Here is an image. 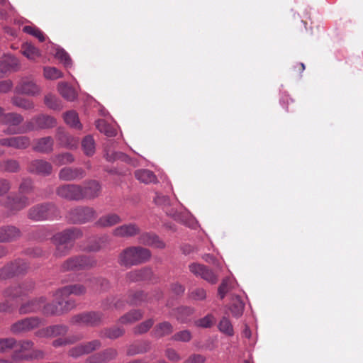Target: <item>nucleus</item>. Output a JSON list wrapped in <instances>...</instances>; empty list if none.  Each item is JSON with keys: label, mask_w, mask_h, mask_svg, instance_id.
<instances>
[{"label": "nucleus", "mask_w": 363, "mask_h": 363, "mask_svg": "<svg viewBox=\"0 0 363 363\" xmlns=\"http://www.w3.org/2000/svg\"><path fill=\"white\" fill-rule=\"evenodd\" d=\"M86 291V287L81 284L62 287L55 291L54 301L45 306L43 311L46 315H56L67 313L76 306L75 301L72 299H67V297L71 294L80 296L84 294Z\"/></svg>", "instance_id": "f257e3e1"}, {"label": "nucleus", "mask_w": 363, "mask_h": 363, "mask_svg": "<svg viewBox=\"0 0 363 363\" xmlns=\"http://www.w3.org/2000/svg\"><path fill=\"white\" fill-rule=\"evenodd\" d=\"M82 236V232L79 228H70L55 234L52 240L56 246L55 256L60 257L67 255L73 242Z\"/></svg>", "instance_id": "f03ea898"}, {"label": "nucleus", "mask_w": 363, "mask_h": 363, "mask_svg": "<svg viewBox=\"0 0 363 363\" xmlns=\"http://www.w3.org/2000/svg\"><path fill=\"white\" fill-rule=\"evenodd\" d=\"M151 257L148 249L142 247H129L121 252L118 262L121 265L130 267L147 262Z\"/></svg>", "instance_id": "7ed1b4c3"}, {"label": "nucleus", "mask_w": 363, "mask_h": 363, "mask_svg": "<svg viewBox=\"0 0 363 363\" xmlns=\"http://www.w3.org/2000/svg\"><path fill=\"white\" fill-rule=\"evenodd\" d=\"M34 342L31 340H23L17 342L13 338L1 339V352L6 349L13 350V358L26 360L30 351L33 349Z\"/></svg>", "instance_id": "20e7f679"}, {"label": "nucleus", "mask_w": 363, "mask_h": 363, "mask_svg": "<svg viewBox=\"0 0 363 363\" xmlns=\"http://www.w3.org/2000/svg\"><path fill=\"white\" fill-rule=\"evenodd\" d=\"M96 260L90 256L79 255L74 256L65 261L62 266L61 270L67 271H79L91 269L96 266Z\"/></svg>", "instance_id": "39448f33"}, {"label": "nucleus", "mask_w": 363, "mask_h": 363, "mask_svg": "<svg viewBox=\"0 0 363 363\" xmlns=\"http://www.w3.org/2000/svg\"><path fill=\"white\" fill-rule=\"evenodd\" d=\"M57 208L52 203L37 204L31 207L28 213L29 219L34 221L51 220L56 216Z\"/></svg>", "instance_id": "423d86ee"}, {"label": "nucleus", "mask_w": 363, "mask_h": 363, "mask_svg": "<svg viewBox=\"0 0 363 363\" xmlns=\"http://www.w3.org/2000/svg\"><path fill=\"white\" fill-rule=\"evenodd\" d=\"M23 121L21 115L15 113H3L1 112V130L8 134H16L22 132L18 125Z\"/></svg>", "instance_id": "0eeeda50"}, {"label": "nucleus", "mask_w": 363, "mask_h": 363, "mask_svg": "<svg viewBox=\"0 0 363 363\" xmlns=\"http://www.w3.org/2000/svg\"><path fill=\"white\" fill-rule=\"evenodd\" d=\"M56 125V120L48 115L40 114L25 124V131L48 129Z\"/></svg>", "instance_id": "6e6552de"}, {"label": "nucleus", "mask_w": 363, "mask_h": 363, "mask_svg": "<svg viewBox=\"0 0 363 363\" xmlns=\"http://www.w3.org/2000/svg\"><path fill=\"white\" fill-rule=\"evenodd\" d=\"M95 217V211L92 208L79 206L72 209L67 216L68 220L73 223H84Z\"/></svg>", "instance_id": "1a4fd4ad"}, {"label": "nucleus", "mask_w": 363, "mask_h": 363, "mask_svg": "<svg viewBox=\"0 0 363 363\" xmlns=\"http://www.w3.org/2000/svg\"><path fill=\"white\" fill-rule=\"evenodd\" d=\"M41 324V319L38 317H29L16 321L11 325L12 333L18 335L28 333L37 328Z\"/></svg>", "instance_id": "9d476101"}, {"label": "nucleus", "mask_w": 363, "mask_h": 363, "mask_svg": "<svg viewBox=\"0 0 363 363\" xmlns=\"http://www.w3.org/2000/svg\"><path fill=\"white\" fill-rule=\"evenodd\" d=\"M15 92L20 94L35 96L41 92V88L30 77L21 78L15 87Z\"/></svg>", "instance_id": "9b49d317"}, {"label": "nucleus", "mask_w": 363, "mask_h": 363, "mask_svg": "<svg viewBox=\"0 0 363 363\" xmlns=\"http://www.w3.org/2000/svg\"><path fill=\"white\" fill-rule=\"evenodd\" d=\"M56 194L60 197L69 201H81V185L69 184L57 188Z\"/></svg>", "instance_id": "f8f14e48"}, {"label": "nucleus", "mask_w": 363, "mask_h": 363, "mask_svg": "<svg viewBox=\"0 0 363 363\" xmlns=\"http://www.w3.org/2000/svg\"><path fill=\"white\" fill-rule=\"evenodd\" d=\"M102 316L103 315L100 312L82 313L73 316L71 322L73 324L96 326L101 322Z\"/></svg>", "instance_id": "ddd939ff"}, {"label": "nucleus", "mask_w": 363, "mask_h": 363, "mask_svg": "<svg viewBox=\"0 0 363 363\" xmlns=\"http://www.w3.org/2000/svg\"><path fill=\"white\" fill-rule=\"evenodd\" d=\"M28 171L32 174L46 177L52 174V165L45 160L36 159L30 162Z\"/></svg>", "instance_id": "4468645a"}, {"label": "nucleus", "mask_w": 363, "mask_h": 363, "mask_svg": "<svg viewBox=\"0 0 363 363\" xmlns=\"http://www.w3.org/2000/svg\"><path fill=\"white\" fill-rule=\"evenodd\" d=\"M189 270L195 276L199 277L211 284H215L218 280L217 276L212 270L203 264L193 263L189 265Z\"/></svg>", "instance_id": "2eb2a0df"}, {"label": "nucleus", "mask_w": 363, "mask_h": 363, "mask_svg": "<svg viewBox=\"0 0 363 363\" xmlns=\"http://www.w3.org/2000/svg\"><path fill=\"white\" fill-rule=\"evenodd\" d=\"M101 190V184L96 180H89L81 186L82 200H91L98 197Z\"/></svg>", "instance_id": "dca6fc26"}, {"label": "nucleus", "mask_w": 363, "mask_h": 363, "mask_svg": "<svg viewBox=\"0 0 363 363\" xmlns=\"http://www.w3.org/2000/svg\"><path fill=\"white\" fill-rule=\"evenodd\" d=\"M86 175L82 167H63L59 172V179L62 181L80 180Z\"/></svg>", "instance_id": "f3484780"}, {"label": "nucleus", "mask_w": 363, "mask_h": 363, "mask_svg": "<svg viewBox=\"0 0 363 363\" xmlns=\"http://www.w3.org/2000/svg\"><path fill=\"white\" fill-rule=\"evenodd\" d=\"M68 332V327L65 325H54L42 328L35 333L39 337H55L64 336Z\"/></svg>", "instance_id": "a211bd4d"}, {"label": "nucleus", "mask_w": 363, "mask_h": 363, "mask_svg": "<svg viewBox=\"0 0 363 363\" xmlns=\"http://www.w3.org/2000/svg\"><path fill=\"white\" fill-rule=\"evenodd\" d=\"M140 232L139 226L133 223L122 225L113 230V235L120 238H130L138 235Z\"/></svg>", "instance_id": "6ab92c4d"}, {"label": "nucleus", "mask_w": 363, "mask_h": 363, "mask_svg": "<svg viewBox=\"0 0 363 363\" xmlns=\"http://www.w3.org/2000/svg\"><path fill=\"white\" fill-rule=\"evenodd\" d=\"M54 140L50 136L43 137L34 140L33 150L41 154H50L53 151Z\"/></svg>", "instance_id": "aec40b11"}, {"label": "nucleus", "mask_w": 363, "mask_h": 363, "mask_svg": "<svg viewBox=\"0 0 363 363\" xmlns=\"http://www.w3.org/2000/svg\"><path fill=\"white\" fill-rule=\"evenodd\" d=\"M45 298L44 297H40L37 299H34L30 301L23 305L19 308V313L21 315L35 313L37 312L43 308V312L44 310ZM47 304H45L46 306ZM45 314V313H43Z\"/></svg>", "instance_id": "412c9836"}, {"label": "nucleus", "mask_w": 363, "mask_h": 363, "mask_svg": "<svg viewBox=\"0 0 363 363\" xmlns=\"http://www.w3.org/2000/svg\"><path fill=\"white\" fill-rule=\"evenodd\" d=\"M30 144V140L27 136H16L1 138V145L14 147L16 149H26Z\"/></svg>", "instance_id": "4be33fe9"}, {"label": "nucleus", "mask_w": 363, "mask_h": 363, "mask_svg": "<svg viewBox=\"0 0 363 363\" xmlns=\"http://www.w3.org/2000/svg\"><path fill=\"white\" fill-rule=\"evenodd\" d=\"M138 241L142 245L159 249H163L165 247V243L159 238V236L154 233H143L139 236Z\"/></svg>", "instance_id": "5701e85b"}, {"label": "nucleus", "mask_w": 363, "mask_h": 363, "mask_svg": "<svg viewBox=\"0 0 363 363\" xmlns=\"http://www.w3.org/2000/svg\"><path fill=\"white\" fill-rule=\"evenodd\" d=\"M29 204L28 198L26 196H6L4 206L13 211L21 210Z\"/></svg>", "instance_id": "b1692460"}, {"label": "nucleus", "mask_w": 363, "mask_h": 363, "mask_svg": "<svg viewBox=\"0 0 363 363\" xmlns=\"http://www.w3.org/2000/svg\"><path fill=\"white\" fill-rule=\"evenodd\" d=\"M27 267V264L23 260L19 259L15 263H11L10 265L1 269V276L3 274L6 277L18 275L24 272Z\"/></svg>", "instance_id": "393cba45"}, {"label": "nucleus", "mask_w": 363, "mask_h": 363, "mask_svg": "<svg viewBox=\"0 0 363 363\" xmlns=\"http://www.w3.org/2000/svg\"><path fill=\"white\" fill-rule=\"evenodd\" d=\"M152 277V269L148 267L133 270L127 274V279L130 281L150 280Z\"/></svg>", "instance_id": "a878e982"}, {"label": "nucleus", "mask_w": 363, "mask_h": 363, "mask_svg": "<svg viewBox=\"0 0 363 363\" xmlns=\"http://www.w3.org/2000/svg\"><path fill=\"white\" fill-rule=\"evenodd\" d=\"M165 212L168 216L172 217L174 220L183 223L185 225L189 228L194 229L198 225L197 220L191 215H182L173 210H165Z\"/></svg>", "instance_id": "bb28decb"}, {"label": "nucleus", "mask_w": 363, "mask_h": 363, "mask_svg": "<svg viewBox=\"0 0 363 363\" xmlns=\"http://www.w3.org/2000/svg\"><path fill=\"white\" fill-rule=\"evenodd\" d=\"M173 330V326L169 322L164 321L157 324L151 334L153 337L159 339L172 334Z\"/></svg>", "instance_id": "cd10ccee"}, {"label": "nucleus", "mask_w": 363, "mask_h": 363, "mask_svg": "<svg viewBox=\"0 0 363 363\" xmlns=\"http://www.w3.org/2000/svg\"><path fill=\"white\" fill-rule=\"evenodd\" d=\"M121 222V217L116 213H108L99 218L96 225L99 227H111Z\"/></svg>", "instance_id": "c85d7f7f"}, {"label": "nucleus", "mask_w": 363, "mask_h": 363, "mask_svg": "<svg viewBox=\"0 0 363 363\" xmlns=\"http://www.w3.org/2000/svg\"><path fill=\"white\" fill-rule=\"evenodd\" d=\"M57 89L61 96L67 101H72L77 96L75 90L67 82L59 83Z\"/></svg>", "instance_id": "c756f323"}, {"label": "nucleus", "mask_w": 363, "mask_h": 363, "mask_svg": "<svg viewBox=\"0 0 363 363\" xmlns=\"http://www.w3.org/2000/svg\"><path fill=\"white\" fill-rule=\"evenodd\" d=\"M135 176L138 181L146 184L154 183L157 180L155 174L152 171L145 169L135 171Z\"/></svg>", "instance_id": "7c9ffc66"}, {"label": "nucleus", "mask_w": 363, "mask_h": 363, "mask_svg": "<svg viewBox=\"0 0 363 363\" xmlns=\"http://www.w3.org/2000/svg\"><path fill=\"white\" fill-rule=\"evenodd\" d=\"M65 122L71 128L81 130L82 125L79 120L78 114L74 111H69L64 114Z\"/></svg>", "instance_id": "2f4dec72"}, {"label": "nucleus", "mask_w": 363, "mask_h": 363, "mask_svg": "<svg viewBox=\"0 0 363 363\" xmlns=\"http://www.w3.org/2000/svg\"><path fill=\"white\" fill-rule=\"evenodd\" d=\"M194 312V309L193 308L182 306L177 308L174 315L178 321L184 323L189 320V318Z\"/></svg>", "instance_id": "473e14b6"}, {"label": "nucleus", "mask_w": 363, "mask_h": 363, "mask_svg": "<svg viewBox=\"0 0 363 363\" xmlns=\"http://www.w3.org/2000/svg\"><path fill=\"white\" fill-rule=\"evenodd\" d=\"M244 307L245 304L239 296L233 297L230 311L234 317H240L242 315Z\"/></svg>", "instance_id": "72a5a7b5"}, {"label": "nucleus", "mask_w": 363, "mask_h": 363, "mask_svg": "<svg viewBox=\"0 0 363 363\" xmlns=\"http://www.w3.org/2000/svg\"><path fill=\"white\" fill-rule=\"evenodd\" d=\"M20 235V231L14 226L1 228V242L11 241Z\"/></svg>", "instance_id": "f704fd0d"}, {"label": "nucleus", "mask_w": 363, "mask_h": 363, "mask_svg": "<svg viewBox=\"0 0 363 363\" xmlns=\"http://www.w3.org/2000/svg\"><path fill=\"white\" fill-rule=\"evenodd\" d=\"M143 317V313L140 310H132L125 315H122L119 319L121 324H132Z\"/></svg>", "instance_id": "c9c22d12"}, {"label": "nucleus", "mask_w": 363, "mask_h": 363, "mask_svg": "<svg viewBox=\"0 0 363 363\" xmlns=\"http://www.w3.org/2000/svg\"><path fill=\"white\" fill-rule=\"evenodd\" d=\"M82 147L84 153L86 156H92L96 150L94 139L90 135L85 136L82 141Z\"/></svg>", "instance_id": "e433bc0d"}, {"label": "nucleus", "mask_w": 363, "mask_h": 363, "mask_svg": "<svg viewBox=\"0 0 363 363\" xmlns=\"http://www.w3.org/2000/svg\"><path fill=\"white\" fill-rule=\"evenodd\" d=\"M125 306V303L121 299L115 301V299L112 298H106L101 303L104 311L121 310Z\"/></svg>", "instance_id": "4c0bfd02"}, {"label": "nucleus", "mask_w": 363, "mask_h": 363, "mask_svg": "<svg viewBox=\"0 0 363 363\" xmlns=\"http://www.w3.org/2000/svg\"><path fill=\"white\" fill-rule=\"evenodd\" d=\"M1 73L16 71L18 67V60L15 57L4 56L1 57Z\"/></svg>", "instance_id": "58836bf2"}, {"label": "nucleus", "mask_w": 363, "mask_h": 363, "mask_svg": "<svg viewBox=\"0 0 363 363\" xmlns=\"http://www.w3.org/2000/svg\"><path fill=\"white\" fill-rule=\"evenodd\" d=\"M55 57L60 60L66 68L71 67L72 65V61L69 54L63 48L59 46H55Z\"/></svg>", "instance_id": "ea45409f"}, {"label": "nucleus", "mask_w": 363, "mask_h": 363, "mask_svg": "<svg viewBox=\"0 0 363 363\" xmlns=\"http://www.w3.org/2000/svg\"><path fill=\"white\" fill-rule=\"evenodd\" d=\"M96 128L107 137H113L116 135V130L114 127L108 125L105 120L99 119L96 121Z\"/></svg>", "instance_id": "a19ab883"}, {"label": "nucleus", "mask_w": 363, "mask_h": 363, "mask_svg": "<svg viewBox=\"0 0 363 363\" xmlns=\"http://www.w3.org/2000/svg\"><path fill=\"white\" fill-rule=\"evenodd\" d=\"M22 53L29 60H35L40 55V50L29 43H26L23 45Z\"/></svg>", "instance_id": "79ce46f5"}, {"label": "nucleus", "mask_w": 363, "mask_h": 363, "mask_svg": "<svg viewBox=\"0 0 363 363\" xmlns=\"http://www.w3.org/2000/svg\"><path fill=\"white\" fill-rule=\"evenodd\" d=\"M11 102L14 106L25 110H30L35 107V105L32 101L20 96L13 97L11 99Z\"/></svg>", "instance_id": "37998d69"}, {"label": "nucleus", "mask_w": 363, "mask_h": 363, "mask_svg": "<svg viewBox=\"0 0 363 363\" xmlns=\"http://www.w3.org/2000/svg\"><path fill=\"white\" fill-rule=\"evenodd\" d=\"M74 161V157L72 154L69 152H65L56 155L54 157V162L57 166H62L65 164H71Z\"/></svg>", "instance_id": "c03bdc74"}, {"label": "nucleus", "mask_w": 363, "mask_h": 363, "mask_svg": "<svg viewBox=\"0 0 363 363\" xmlns=\"http://www.w3.org/2000/svg\"><path fill=\"white\" fill-rule=\"evenodd\" d=\"M83 338L82 335H74L65 338H58L52 342V345L55 347L65 346L67 345L73 344Z\"/></svg>", "instance_id": "a18cd8bd"}, {"label": "nucleus", "mask_w": 363, "mask_h": 363, "mask_svg": "<svg viewBox=\"0 0 363 363\" xmlns=\"http://www.w3.org/2000/svg\"><path fill=\"white\" fill-rule=\"evenodd\" d=\"M235 284V281L230 278H225L222 281L221 284L219 286L218 289V295L220 298L223 299L226 294L230 290V289L233 288V285Z\"/></svg>", "instance_id": "49530a36"}, {"label": "nucleus", "mask_w": 363, "mask_h": 363, "mask_svg": "<svg viewBox=\"0 0 363 363\" xmlns=\"http://www.w3.org/2000/svg\"><path fill=\"white\" fill-rule=\"evenodd\" d=\"M218 329L221 333L228 336H233L234 334L233 327L230 320L226 317H223L219 322Z\"/></svg>", "instance_id": "de8ad7c7"}, {"label": "nucleus", "mask_w": 363, "mask_h": 363, "mask_svg": "<svg viewBox=\"0 0 363 363\" xmlns=\"http://www.w3.org/2000/svg\"><path fill=\"white\" fill-rule=\"evenodd\" d=\"M23 31L37 38L40 42H43L45 40V34L35 26H26L23 28Z\"/></svg>", "instance_id": "09e8293b"}, {"label": "nucleus", "mask_w": 363, "mask_h": 363, "mask_svg": "<svg viewBox=\"0 0 363 363\" xmlns=\"http://www.w3.org/2000/svg\"><path fill=\"white\" fill-rule=\"evenodd\" d=\"M45 104L50 109L60 110L62 108L61 101L52 94H48L44 99Z\"/></svg>", "instance_id": "8fccbe9b"}, {"label": "nucleus", "mask_w": 363, "mask_h": 363, "mask_svg": "<svg viewBox=\"0 0 363 363\" xmlns=\"http://www.w3.org/2000/svg\"><path fill=\"white\" fill-rule=\"evenodd\" d=\"M216 323V318L212 314H208L202 318H200L194 322L196 327L208 328H211Z\"/></svg>", "instance_id": "3c124183"}, {"label": "nucleus", "mask_w": 363, "mask_h": 363, "mask_svg": "<svg viewBox=\"0 0 363 363\" xmlns=\"http://www.w3.org/2000/svg\"><path fill=\"white\" fill-rule=\"evenodd\" d=\"M124 333V330L119 327H114L111 328L105 329L101 332V336L106 337L109 339H116L122 336Z\"/></svg>", "instance_id": "603ef678"}, {"label": "nucleus", "mask_w": 363, "mask_h": 363, "mask_svg": "<svg viewBox=\"0 0 363 363\" xmlns=\"http://www.w3.org/2000/svg\"><path fill=\"white\" fill-rule=\"evenodd\" d=\"M154 320L152 318L146 320L138 324L133 328V333L135 335H142L147 333L153 325Z\"/></svg>", "instance_id": "864d4df0"}, {"label": "nucleus", "mask_w": 363, "mask_h": 363, "mask_svg": "<svg viewBox=\"0 0 363 363\" xmlns=\"http://www.w3.org/2000/svg\"><path fill=\"white\" fill-rule=\"evenodd\" d=\"M191 338V333L189 330H184L174 333L171 340L176 342H189Z\"/></svg>", "instance_id": "5fc2aeb1"}, {"label": "nucleus", "mask_w": 363, "mask_h": 363, "mask_svg": "<svg viewBox=\"0 0 363 363\" xmlns=\"http://www.w3.org/2000/svg\"><path fill=\"white\" fill-rule=\"evenodd\" d=\"M43 71L44 77L48 79L55 80L62 77V72L54 67H45Z\"/></svg>", "instance_id": "6e6d98bb"}, {"label": "nucleus", "mask_w": 363, "mask_h": 363, "mask_svg": "<svg viewBox=\"0 0 363 363\" xmlns=\"http://www.w3.org/2000/svg\"><path fill=\"white\" fill-rule=\"evenodd\" d=\"M59 140L64 143L66 147L72 149L76 148L78 145V139L67 134H62L59 136Z\"/></svg>", "instance_id": "4d7b16f0"}, {"label": "nucleus", "mask_w": 363, "mask_h": 363, "mask_svg": "<svg viewBox=\"0 0 363 363\" xmlns=\"http://www.w3.org/2000/svg\"><path fill=\"white\" fill-rule=\"evenodd\" d=\"M89 284H94L98 286L96 289L101 291H106L110 287L109 281L104 278H92L89 279Z\"/></svg>", "instance_id": "13d9d810"}, {"label": "nucleus", "mask_w": 363, "mask_h": 363, "mask_svg": "<svg viewBox=\"0 0 363 363\" xmlns=\"http://www.w3.org/2000/svg\"><path fill=\"white\" fill-rule=\"evenodd\" d=\"M29 289H26L24 286H17L11 288L5 292L6 296L11 297H19L26 294Z\"/></svg>", "instance_id": "bf43d9fd"}, {"label": "nucleus", "mask_w": 363, "mask_h": 363, "mask_svg": "<svg viewBox=\"0 0 363 363\" xmlns=\"http://www.w3.org/2000/svg\"><path fill=\"white\" fill-rule=\"evenodd\" d=\"M85 354H88L98 349L101 346V343L99 340H94L85 343H82Z\"/></svg>", "instance_id": "052dcab7"}, {"label": "nucleus", "mask_w": 363, "mask_h": 363, "mask_svg": "<svg viewBox=\"0 0 363 363\" xmlns=\"http://www.w3.org/2000/svg\"><path fill=\"white\" fill-rule=\"evenodd\" d=\"M164 355L167 359L172 362L176 363L182 359L180 354L174 348L169 347L164 350Z\"/></svg>", "instance_id": "680f3d73"}, {"label": "nucleus", "mask_w": 363, "mask_h": 363, "mask_svg": "<svg viewBox=\"0 0 363 363\" xmlns=\"http://www.w3.org/2000/svg\"><path fill=\"white\" fill-rule=\"evenodd\" d=\"M150 347L149 342H145L144 346L138 347L137 345H130L128 350H127V354L132 356L137 354L144 353Z\"/></svg>", "instance_id": "e2e57ef3"}, {"label": "nucleus", "mask_w": 363, "mask_h": 363, "mask_svg": "<svg viewBox=\"0 0 363 363\" xmlns=\"http://www.w3.org/2000/svg\"><path fill=\"white\" fill-rule=\"evenodd\" d=\"M189 298L195 301H203L206 298V291L202 288H197L189 293Z\"/></svg>", "instance_id": "0e129e2a"}, {"label": "nucleus", "mask_w": 363, "mask_h": 363, "mask_svg": "<svg viewBox=\"0 0 363 363\" xmlns=\"http://www.w3.org/2000/svg\"><path fill=\"white\" fill-rule=\"evenodd\" d=\"M9 172H17L19 169V164L16 160H8L1 163V169Z\"/></svg>", "instance_id": "69168bd1"}, {"label": "nucleus", "mask_w": 363, "mask_h": 363, "mask_svg": "<svg viewBox=\"0 0 363 363\" xmlns=\"http://www.w3.org/2000/svg\"><path fill=\"white\" fill-rule=\"evenodd\" d=\"M33 189V181L30 179H23L20 184L19 190L22 194H28Z\"/></svg>", "instance_id": "338daca9"}, {"label": "nucleus", "mask_w": 363, "mask_h": 363, "mask_svg": "<svg viewBox=\"0 0 363 363\" xmlns=\"http://www.w3.org/2000/svg\"><path fill=\"white\" fill-rule=\"evenodd\" d=\"M206 358L200 354H191L183 363H205Z\"/></svg>", "instance_id": "774afa93"}]
</instances>
